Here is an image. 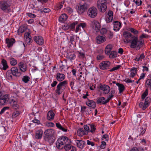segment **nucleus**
Returning <instances> with one entry per match:
<instances>
[{"label":"nucleus","instance_id":"1","mask_svg":"<svg viewBox=\"0 0 151 151\" xmlns=\"http://www.w3.org/2000/svg\"><path fill=\"white\" fill-rule=\"evenodd\" d=\"M97 4L100 12H104L105 11L107 8L106 0H98Z\"/></svg>","mask_w":151,"mask_h":151},{"label":"nucleus","instance_id":"2","mask_svg":"<svg viewBox=\"0 0 151 151\" xmlns=\"http://www.w3.org/2000/svg\"><path fill=\"white\" fill-rule=\"evenodd\" d=\"M98 10L94 6L90 7L88 10L87 14L88 16L91 18L95 17L98 14Z\"/></svg>","mask_w":151,"mask_h":151},{"label":"nucleus","instance_id":"3","mask_svg":"<svg viewBox=\"0 0 151 151\" xmlns=\"http://www.w3.org/2000/svg\"><path fill=\"white\" fill-rule=\"evenodd\" d=\"M67 84V81H64L60 82L57 86L56 89L55 91L56 93L58 95L62 93L63 92L62 88L63 86H65Z\"/></svg>","mask_w":151,"mask_h":151},{"label":"nucleus","instance_id":"4","mask_svg":"<svg viewBox=\"0 0 151 151\" xmlns=\"http://www.w3.org/2000/svg\"><path fill=\"white\" fill-rule=\"evenodd\" d=\"M111 63L109 61H102L99 64V68L102 70H106L110 69Z\"/></svg>","mask_w":151,"mask_h":151},{"label":"nucleus","instance_id":"5","mask_svg":"<svg viewBox=\"0 0 151 151\" xmlns=\"http://www.w3.org/2000/svg\"><path fill=\"white\" fill-rule=\"evenodd\" d=\"M0 8L4 12L8 13L10 12V9H8L9 4L6 1H2L0 2Z\"/></svg>","mask_w":151,"mask_h":151},{"label":"nucleus","instance_id":"6","mask_svg":"<svg viewBox=\"0 0 151 151\" xmlns=\"http://www.w3.org/2000/svg\"><path fill=\"white\" fill-rule=\"evenodd\" d=\"M44 134L45 136H44V138H47L49 137L56 136V134L55 130L52 129L46 130L44 132Z\"/></svg>","mask_w":151,"mask_h":151},{"label":"nucleus","instance_id":"7","mask_svg":"<svg viewBox=\"0 0 151 151\" xmlns=\"http://www.w3.org/2000/svg\"><path fill=\"white\" fill-rule=\"evenodd\" d=\"M65 136H63L58 139L56 143L57 148L59 149H61L63 148Z\"/></svg>","mask_w":151,"mask_h":151},{"label":"nucleus","instance_id":"8","mask_svg":"<svg viewBox=\"0 0 151 151\" xmlns=\"http://www.w3.org/2000/svg\"><path fill=\"white\" fill-rule=\"evenodd\" d=\"M89 7V5L85 3L83 4L80 5L78 6L77 12L79 14L83 13L85 10H86Z\"/></svg>","mask_w":151,"mask_h":151},{"label":"nucleus","instance_id":"9","mask_svg":"<svg viewBox=\"0 0 151 151\" xmlns=\"http://www.w3.org/2000/svg\"><path fill=\"white\" fill-rule=\"evenodd\" d=\"M9 96L8 94L2 96L0 94V105L6 104L9 100Z\"/></svg>","mask_w":151,"mask_h":151},{"label":"nucleus","instance_id":"10","mask_svg":"<svg viewBox=\"0 0 151 151\" xmlns=\"http://www.w3.org/2000/svg\"><path fill=\"white\" fill-rule=\"evenodd\" d=\"M91 26L96 32H99L100 29L101 25L100 23L96 21H94L91 22Z\"/></svg>","mask_w":151,"mask_h":151},{"label":"nucleus","instance_id":"11","mask_svg":"<svg viewBox=\"0 0 151 151\" xmlns=\"http://www.w3.org/2000/svg\"><path fill=\"white\" fill-rule=\"evenodd\" d=\"M12 72V75L17 77H19L22 75V73L19 71L18 69L16 67H13L10 70Z\"/></svg>","mask_w":151,"mask_h":151},{"label":"nucleus","instance_id":"12","mask_svg":"<svg viewBox=\"0 0 151 151\" xmlns=\"http://www.w3.org/2000/svg\"><path fill=\"white\" fill-rule=\"evenodd\" d=\"M138 39V37H137L134 36L132 37V39L131 40V42H130L131 43L130 45L131 48H134L136 47Z\"/></svg>","mask_w":151,"mask_h":151},{"label":"nucleus","instance_id":"13","mask_svg":"<svg viewBox=\"0 0 151 151\" xmlns=\"http://www.w3.org/2000/svg\"><path fill=\"white\" fill-rule=\"evenodd\" d=\"M8 68L9 66L6 61L4 59H2L0 64V69L5 70Z\"/></svg>","mask_w":151,"mask_h":151},{"label":"nucleus","instance_id":"14","mask_svg":"<svg viewBox=\"0 0 151 151\" xmlns=\"http://www.w3.org/2000/svg\"><path fill=\"white\" fill-rule=\"evenodd\" d=\"M123 35L124 37L125 38V40L127 43H129L131 42V40L132 39V35L130 32L125 31L123 32Z\"/></svg>","mask_w":151,"mask_h":151},{"label":"nucleus","instance_id":"15","mask_svg":"<svg viewBox=\"0 0 151 151\" xmlns=\"http://www.w3.org/2000/svg\"><path fill=\"white\" fill-rule=\"evenodd\" d=\"M34 41L37 44L42 45L44 43V40L41 36H35L33 37Z\"/></svg>","mask_w":151,"mask_h":151},{"label":"nucleus","instance_id":"16","mask_svg":"<svg viewBox=\"0 0 151 151\" xmlns=\"http://www.w3.org/2000/svg\"><path fill=\"white\" fill-rule=\"evenodd\" d=\"M100 89L103 91V92L105 94H107L110 91V88L108 85H101L100 86Z\"/></svg>","mask_w":151,"mask_h":151},{"label":"nucleus","instance_id":"17","mask_svg":"<svg viewBox=\"0 0 151 151\" xmlns=\"http://www.w3.org/2000/svg\"><path fill=\"white\" fill-rule=\"evenodd\" d=\"M6 42L8 48L11 47L15 42V39L13 38H6L5 40Z\"/></svg>","mask_w":151,"mask_h":151},{"label":"nucleus","instance_id":"18","mask_svg":"<svg viewBox=\"0 0 151 151\" xmlns=\"http://www.w3.org/2000/svg\"><path fill=\"white\" fill-rule=\"evenodd\" d=\"M114 25V30L117 31L119 30L121 27V23L117 21H115L113 23Z\"/></svg>","mask_w":151,"mask_h":151},{"label":"nucleus","instance_id":"19","mask_svg":"<svg viewBox=\"0 0 151 151\" xmlns=\"http://www.w3.org/2000/svg\"><path fill=\"white\" fill-rule=\"evenodd\" d=\"M106 36L99 35L96 37V42L98 44H100L106 41Z\"/></svg>","mask_w":151,"mask_h":151},{"label":"nucleus","instance_id":"20","mask_svg":"<svg viewBox=\"0 0 151 151\" xmlns=\"http://www.w3.org/2000/svg\"><path fill=\"white\" fill-rule=\"evenodd\" d=\"M20 71L24 72L27 70V67L26 64L22 62H19L18 63Z\"/></svg>","mask_w":151,"mask_h":151},{"label":"nucleus","instance_id":"21","mask_svg":"<svg viewBox=\"0 0 151 151\" xmlns=\"http://www.w3.org/2000/svg\"><path fill=\"white\" fill-rule=\"evenodd\" d=\"M88 101L86 102V104L88 106L93 109H95L96 106V102L92 100L88 99Z\"/></svg>","mask_w":151,"mask_h":151},{"label":"nucleus","instance_id":"22","mask_svg":"<svg viewBox=\"0 0 151 151\" xmlns=\"http://www.w3.org/2000/svg\"><path fill=\"white\" fill-rule=\"evenodd\" d=\"M75 141L78 147L82 149L84 147L85 143L84 141L81 140H76Z\"/></svg>","mask_w":151,"mask_h":151},{"label":"nucleus","instance_id":"23","mask_svg":"<svg viewBox=\"0 0 151 151\" xmlns=\"http://www.w3.org/2000/svg\"><path fill=\"white\" fill-rule=\"evenodd\" d=\"M56 139V136L49 137L47 138H44L45 141L47 142L50 145H52L54 143Z\"/></svg>","mask_w":151,"mask_h":151},{"label":"nucleus","instance_id":"24","mask_svg":"<svg viewBox=\"0 0 151 151\" xmlns=\"http://www.w3.org/2000/svg\"><path fill=\"white\" fill-rule=\"evenodd\" d=\"M55 77L58 81H61L65 79V76L63 74L58 73H57Z\"/></svg>","mask_w":151,"mask_h":151},{"label":"nucleus","instance_id":"25","mask_svg":"<svg viewBox=\"0 0 151 151\" xmlns=\"http://www.w3.org/2000/svg\"><path fill=\"white\" fill-rule=\"evenodd\" d=\"M96 100L97 104H101L103 105H106L105 98L104 97H98Z\"/></svg>","mask_w":151,"mask_h":151},{"label":"nucleus","instance_id":"26","mask_svg":"<svg viewBox=\"0 0 151 151\" xmlns=\"http://www.w3.org/2000/svg\"><path fill=\"white\" fill-rule=\"evenodd\" d=\"M55 115V114L52 111H50L47 113V118L49 120H52L54 118Z\"/></svg>","mask_w":151,"mask_h":151},{"label":"nucleus","instance_id":"27","mask_svg":"<svg viewBox=\"0 0 151 151\" xmlns=\"http://www.w3.org/2000/svg\"><path fill=\"white\" fill-rule=\"evenodd\" d=\"M144 44V40L142 38L138 39L137 45V50H139L140 48L142 47Z\"/></svg>","mask_w":151,"mask_h":151},{"label":"nucleus","instance_id":"28","mask_svg":"<svg viewBox=\"0 0 151 151\" xmlns=\"http://www.w3.org/2000/svg\"><path fill=\"white\" fill-rule=\"evenodd\" d=\"M88 132L85 131L83 128H80L77 132V134L79 136H82L84 135H86Z\"/></svg>","mask_w":151,"mask_h":151},{"label":"nucleus","instance_id":"29","mask_svg":"<svg viewBox=\"0 0 151 151\" xmlns=\"http://www.w3.org/2000/svg\"><path fill=\"white\" fill-rule=\"evenodd\" d=\"M150 102V98L148 97H147L145 100L144 106L142 107V109L143 110H145L149 106Z\"/></svg>","mask_w":151,"mask_h":151},{"label":"nucleus","instance_id":"30","mask_svg":"<svg viewBox=\"0 0 151 151\" xmlns=\"http://www.w3.org/2000/svg\"><path fill=\"white\" fill-rule=\"evenodd\" d=\"M42 134L43 131L42 130L39 129L37 130L35 135V138L36 139H41L42 137Z\"/></svg>","mask_w":151,"mask_h":151},{"label":"nucleus","instance_id":"31","mask_svg":"<svg viewBox=\"0 0 151 151\" xmlns=\"http://www.w3.org/2000/svg\"><path fill=\"white\" fill-rule=\"evenodd\" d=\"M112 45L111 44L108 45L106 46L105 49V52L106 54H109L112 48Z\"/></svg>","mask_w":151,"mask_h":151},{"label":"nucleus","instance_id":"32","mask_svg":"<svg viewBox=\"0 0 151 151\" xmlns=\"http://www.w3.org/2000/svg\"><path fill=\"white\" fill-rule=\"evenodd\" d=\"M116 84L119 87V93H122L125 89V87L124 85L119 83H117Z\"/></svg>","mask_w":151,"mask_h":151},{"label":"nucleus","instance_id":"33","mask_svg":"<svg viewBox=\"0 0 151 151\" xmlns=\"http://www.w3.org/2000/svg\"><path fill=\"white\" fill-rule=\"evenodd\" d=\"M68 16L65 14H63L59 17V21L62 22H63L67 19Z\"/></svg>","mask_w":151,"mask_h":151},{"label":"nucleus","instance_id":"34","mask_svg":"<svg viewBox=\"0 0 151 151\" xmlns=\"http://www.w3.org/2000/svg\"><path fill=\"white\" fill-rule=\"evenodd\" d=\"M76 56V55L74 53L70 52L67 54V58L70 60L72 61L75 59Z\"/></svg>","mask_w":151,"mask_h":151},{"label":"nucleus","instance_id":"35","mask_svg":"<svg viewBox=\"0 0 151 151\" xmlns=\"http://www.w3.org/2000/svg\"><path fill=\"white\" fill-rule=\"evenodd\" d=\"M130 76L132 78H134L137 73V70L136 68H133L131 70Z\"/></svg>","mask_w":151,"mask_h":151},{"label":"nucleus","instance_id":"36","mask_svg":"<svg viewBox=\"0 0 151 151\" xmlns=\"http://www.w3.org/2000/svg\"><path fill=\"white\" fill-rule=\"evenodd\" d=\"M11 104L13 108L15 109H17L19 107V105L17 104V102L15 101H14L13 99L12 100Z\"/></svg>","mask_w":151,"mask_h":151},{"label":"nucleus","instance_id":"37","mask_svg":"<svg viewBox=\"0 0 151 151\" xmlns=\"http://www.w3.org/2000/svg\"><path fill=\"white\" fill-rule=\"evenodd\" d=\"M12 72L10 70H8L6 73V76L7 78L9 80H11L12 79Z\"/></svg>","mask_w":151,"mask_h":151},{"label":"nucleus","instance_id":"38","mask_svg":"<svg viewBox=\"0 0 151 151\" xmlns=\"http://www.w3.org/2000/svg\"><path fill=\"white\" fill-rule=\"evenodd\" d=\"M145 58V56L143 53H142L140 56H137L134 59V60L137 61H139V60L142 61L143 59Z\"/></svg>","mask_w":151,"mask_h":151},{"label":"nucleus","instance_id":"39","mask_svg":"<svg viewBox=\"0 0 151 151\" xmlns=\"http://www.w3.org/2000/svg\"><path fill=\"white\" fill-rule=\"evenodd\" d=\"M137 130L138 132H141L139 134V135L137 136V137L138 136H140L141 135H142L145 134L146 131V130L145 129H143V127H140L139 129H138Z\"/></svg>","mask_w":151,"mask_h":151},{"label":"nucleus","instance_id":"40","mask_svg":"<svg viewBox=\"0 0 151 151\" xmlns=\"http://www.w3.org/2000/svg\"><path fill=\"white\" fill-rule=\"evenodd\" d=\"M109 54V57L111 58L116 57L117 54V52L114 51H111Z\"/></svg>","mask_w":151,"mask_h":151},{"label":"nucleus","instance_id":"41","mask_svg":"<svg viewBox=\"0 0 151 151\" xmlns=\"http://www.w3.org/2000/svg\"><path fill=\"white\" fill-rule=\"evenodd\" d=\"M30 78L27 76H24L22 78V81L25 83H28L30 81Z\"/></svg>","mask_w":151,"mask_h":151},{"label":"nucleus","instance_id":"42","mask_svg":"<svg viewBox=\"0 0 151 151\" xmlns=\"http://www.w3.org/2000/svg\"><path fill=\"white\" fill-rule=\"evenodd\" d=\"M10 61L11 64L13 66L16 65L17 63V60L13 58H11Z\"/></svg>","mask_w":151,"mask_h":151},{"label":"nucleus","instance_id":"43","mask_svg":"<svg viewBox=\"0 0 151 151\" xmlns=\"http://www.w3.org/2000/svg\"><path fill=\"white\" fill-rule=\"evenodd\" d=\"M78 23V22L77 21H75L70 25H69L70 29L72 30H74L75 29V25L77 24Z\"/></svg>","mask_w":151,"mask_h":151},{"label":"nucleus","instance_id":"44","mask_svg":"<svg viewBox=\"0 0 151 151\" xmlns=\"http://www.w3.org/2000/svg\"><path fill=\"white\" fill-rule=\"evenodd\" d=\"M64 141V146L67 145L68 144H70L71 142L70 140L68 138L65 136Z\"/></svg>","mask_w":151,"mask_h":151},{"label":"nucleus","instance_id":"45","mask_svg":"<svg viewBox=\"0 0 151 151\" xmlns=\"http://www.w3.org/2000/svg\"><path fill=\"white\" fill-rule=\"evenodd\" d=\"M73 146H72L70 144H68L67 145H65L63 147L65 149V150L66 151H69V150L70 149H71V148Z\"/></svg>","mask_w":151,"mask_h":151},{"label":"nucleus","instance_id":"46","mask_svg":"<svg viewBox=\"0 0 151 151\" xmlns=\"http://www.w3.org/2000/svg\"><path fill=\"white\" fill-rule=\"evenodd\" d=\"M148 90L147 89H146L145 91L142 94L141 98L142 99H144L148 95Z\"/></svg>","mask_w":151,"mask_h":151},{"label":"nucleus","instance_id":"47","mask_svg":"<svg viewBox=\"0 0 151 151\" xmlns=\"http://www.w3.org/2000/svg\"><path fill=\"white\" fill-rule=\"evenodd\" d=\"M104 58L103 55H97L96 59L97 60H102Z\"/></svg>","mask_w":151,"mask_h":151},{"label":"nucleus","instance_id":"48","mask_svg":"<svg viewBox=\"0 0 151 151\" xmlns=\"http://www.w3.org/2000/svg\"><path fill=\"white\" fill-rule=\"evenodd\" d=\"M20 112L18 111H15L12 114V116L14 118H15L19 115Z\"/></svg>","mask_w":151,"mask_h":151},{"label":"nucleus","instance_id":"49","mask_svg":"<svg viewBox=\"0 0 151 151\" xmlns=\"http://www.w3.org/2000/svg\"><path fill=\"white\" fill-rule=\"evenodd\" d=\"M91 129H90V132L93 133L96 130V128L94 125H90Z\"/></svg>","mask_w":151,"mask_h":151},{"label":"nucleus","instance_id":"50","mask_svg":"<svg viewBox=\"0 0 151 151\" xmlns=\"http://www.w3.org/2000/svg\"><path fill=\"white\" fill-rule=\"evenodd\" d=\"M146 84L149 87L151 90V79H148L146 81Z\"/></svg>","mask_w":151,"mask_h":151},{"label":"nucleus","instance_id":"51","mask_svg":"<svg viewBox=\"0 0 151 151\" xmlns=\"http://www.w3.org/2000/svg\"><path fill=\"white\" fill-rule=\"evenodd\" d=\"M27 28L25 27H21L19 29V31L21 33H23L26 30Z\"/></svg>","mask_w":151,"mask_h":151},{"label":"nucleus","instance_id":"52","mask_svg":"<svg viewBox=\"0 0 151 151\" xmlns=\"http://www.w3.org/2000/svg\"><path fill=\"white\" fill-rule=\"evenodd\" d=\"M130 30L132 33H133L134 34H137L138 33V31L135 29L132 28L130 29Z\"/></svg>","mask_w":151,"mask_h":151},{"label":"nucleus","instance_id":"53","mask_svg":"<svg viewBox=\"0 0 151 151\" xmlns=\"http://www.w3.org/2000/svg\"><path fill=\"white\" fill-rule=\"evenodd\" d=\"M120 65H118L117 66L114 67L112 69L109 70L110 72H113L114 70H117L119 69V68L121 67Z\"/></svg>","mask_w":151,"mask_h":151},{"label":"nucleus","instance_id":"54","mask_svg":"<svg viewBox=\"0 0 151 151\" xmlns=\"http://www.w3.org/2000/svg\"><path fill=\"white\" fill-rule=\"evenodd\" d=\"M9 109V107H5L3 108L0 111V115L2 114L6 110L8 109Z\"/></svg>","mask_w":151,"mask_h":151},{"label":"nucleus","instance_id":"55","mask_svg":"<svg viewBox=\"0 0 151 151\" xmlns=\"http://www.w3.org/2000/svg\"><path fill=\"white\" fill-rule=\"evenodd\" d=\"M107 29L105 28H102L100 30V33L102 35L105 34L107 32Z\"/></svg>","mask_w":151,"mask_h":151},{"label":"nucleus","instance_id":"56","mask_svg":"<svg viewBox=\"0 0 151 151\" xmlns=\"http://www.w3.org/2000/svg\"><path fill=\"white\" fill-rule=\"evenodd\" d=\"M106 145V142L104 141H102L101 144L100 146V148L104 149L105 148Z\"/></svg>","mask_w":151,"mask_h":151},{"label":"nucleus","instance_id":"57","mask_svg":"<svg viewBox=\"0 0 151 151\" xmlns=\"http://www.w3.org/2000/svg\"><path fill=\"white\" fill-rule=\"evenodd\" d=\"M65 64L63 65L62 64V65L60 66V69L61 70H63L64 68H65L67 66V61L65 60Z\"/></svg>","mask_w":151,"mask_h":151},{"label":"nucleus","instance_id":"58","mask_svg":"<svg viewBox=\"0 0 151 151\" xmlns=\"http://www.w3.org/2000/svg\"><path fill=\"white\" fill-rule=\"evenodd\" d=\"M78 56L80 58H83L85 57V53L83 52H80L78 51Z\"/></svg>","mask_w":151,"mask_h":151},{"label":"nucleus","instance_id":"59","mask_svg":"<svg viewBox=\"0 0 151 151\" xmlns=\"http://www.w3.org/2000/svg\"><path fill=\"white\" fill-rule=\"evenodd\" d=\"M105 139L106 141H108L109 140V136L107 134H105L103 135L101 139L103 140L104 139Z\"/></svg>","mask_w":151,"mask_h":151},{"label":"nucleus","instance_id":"60","mask_svg":"<svg viewBox=\"0 0 151 151\" xmlns=\"http://www.w3.org/2000/svg\"><path fill=\"white\" fill-rule=\"evenodd\" d=\"M26 41L27 42L28 44L30 43L32 41V39L31 38V37H28L25 38Z\"/></svg>","mask_w":151,"mask_h":151},{"label":"nucleus","instance_id":"61","mask_svg":"<svg viewBox=\"0 0 151 151\" xmlns=\"http://www.w3.org/2000/svg\"><path fill=\"white\" fill-rule=\"evenodd\" d=\"M142 2V1L141 0H136L135 3L137 5L139 6L141 5Z\"/></svg>","mask_w":151,"mask_h":151},{"label":"nucleus","instance_id":"62","mask_svg":"<svg viewBox=\"0 0 151 151\" xmlns=\"http://www.w3.org/2000/svg\"><path fill=\"white\" fill-rule=\"evenodd\" d=\"M83 127L84 128V130H85V131H87L88 132H90V129H89V127L86 125H85L83 126Z\"/></svg>","mask_w":151,"mask_h":151},{"label":"nucleus","instance_id":"63","mask_svg":"<svg viewBox=\"0 0 151 151\" xmlns=\"http://www.w3.org/2000/svg\"><path fill=\"white\" fill-rule=\"evenodd\" d=\"M78 24L79 26L81 27L83 29L86 26V24L85 23H81Z\"/></svg>","mask_w":151,"mask_h":151},{"label":"nucleus","instance_id":"64","mask_svg":"<svg viewBox=\"0 0 151 151\" xmlns=\"http://www.w3.org/2000/svg\"><path fill=\"white\" fill-rule=\"evenodd\" d=\"M70 27L69 25L68 24H66L64 25V26L63 27V29L64 30H67L69 29H70Z\"/></svg>","mask_w":151,"mask_h":151}]
</instances>
